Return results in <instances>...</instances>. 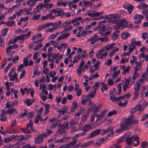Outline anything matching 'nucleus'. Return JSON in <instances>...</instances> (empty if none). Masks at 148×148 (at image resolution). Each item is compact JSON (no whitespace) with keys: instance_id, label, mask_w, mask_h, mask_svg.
I'll list each match as a JSON object with an SVG mask.
<instances>
[{"instance_id":"nucleus-37","label":"nucleus","mask_w":148,"mask_h":148,"mask_svg":"<svg viewBox=\"0 0 148 148\" xmlns=\"http://www.w3.org/2000/svg\"><path fill=\"white\" fill-rule=\"evenodd\" d=\"M134 88L137 92L140 89V83L139 82H136L134 84Z\"/></svg>"},{"instance_id":"nucleus-18","label":"nucleus","mask_w":148,"mask_h":148,"mask_svg":"<svg viewBox=\"0 0 148 148\" xmlns=\"http://www.w3.org/2000/svg\"><path fill=\"white\" fill-rule=\"evenodd\" d=\"M107 110L105 109L101 112L100 114H95V116L97 118V120H100L102 119L105 114Z\"/></svg>"},{"instance_id":"nucleus-10","label":"nucleus","mask_w":148,"mask_h":148,"mask_svg":"<svg viewBox=\"0 0 148 148\" xmlns=\"http://www.w3.org/2000/svg\"><path fill=\"white\" fill-rule=\"evenodd\" d=\"M63 55H61L59 53H57L56 54H54L52 55V58L53 61L55 59L56 63H58L61 59L63 57Z\"/></svg>"},{"instance_id":"nucleus-45","label":"nucleus","mask_w":148,"mask_h":148,"mask_svg":"<svg viewBox=\"0 0 148 148\" xmlns=\"http://www.w3.org/2000/svg\"><path fill=\"white\" fill-rule=\"evenodd\" d=\"M34 102V100L33 99L30 100L29 99H27L25 100V102L27 106H29Z\"/></svg>"},{"instance_id":"nucleus-63","label":"nucleus","mask_w":148,"mask_h":148,"mask_svg":"<svg viewBox=\"0 0 148 148\" xmlns=\"http://www.w3.org/2000/svg\"><path fill=\"white\" fill-rule=\"evenodd\" d=\"M148 143L143 142L141 143L140 146L142 148H147L148 147Z\"/></svg>"},{"instance_id":"nucleus-49","label":"nucleus","mask_w":148,"mask_h":148,"mask_svg":"<svg viewBox=\"0 0 148 148\" xmlns=\"http://www.w3.org/2000/svg\"><path fill=\"white\" fill-rule=\"evenodd\" d=\"M121 37L123 39L127 38L130 36V34L128 32H124L121 35Z\"/></svg>"},{"instance_id":"nucleus-7","label":"nucleus","mask_w":148,"mask_h":148,"mask_svg":"<svg viewBox=\"0 0 148 148\" xmlns=\"http://www.w3.org/2000/svg\"><path fill=\"white\" fill-rule=\"evenodd\" d=\"M144 108L142 105L139 104L132 109L130 111V114H132L137 111L138 112V114H140L143 111Z\"/></svg>"},{"instance_id":"nucleus-35","label":"nucleus","mask_w":148,"mask_h":148,"mask_svg":"<svg viewBox=\"0 0 148 148\" xmlns=\"http://www.w3.org/2000/svg\"><path fill=\"white\" fill-rule=\"evenodd\" d=\"M93 142V140H90L82 144L81 145V147H88L92 144Z\"/></svg>"},{"instance_id":"nucleus-1","label":"nucleus","mask_w":148,"mask_h":148,"mask_svg":"<svg viewBox=\"0 0 148 148\" xmlns=\"http://www.w3.org/2000/svg\"><path fill=\"white\" fill-rule=\"evenodd\" d=\"M113 18L114 19V22L116 24L114 25V28L115 30L120 29H123L125 27L126 25H125V21L124 19L116 20L114 16L111 17L106 16L104 19L102 21H101L99 22V24H103L106 23L108 22L110 20H112Z\"/></svg>"},{"instance_id":"nucleus-44","label":"nucleus","mask_w":148,"mask_h":148,"mask_svg":"<svg viewBox=\"0 0 148 148\" xmlns=\"http://www.w3.org/2000/svg\"><path fill=\"white\" fill-rule=\"evenodd\" d=\"M82 29V27H78L76 28L73 31V34H75L77 33V34L80 33L81 32V30Z\"/></svg>"},{"instance_id":"nucleus-23","label":"nucleus","mask_w":148,"mask_h":148,"mask_svg":"<svg viewBox=\"0 0 148 148\" xmlns=\"http://www.w3.org/2000/svg\"><path fill=\"white\" fill-rule=\"evenodd\" d=\"M124 98L125 97H124V95L122 96H120L119 97H116L114 95L110 96V99L113 102L118 101Z\"/></svg>"},{"instance_id":"nucleus-11","label":"nucleus","mask_w":148,"mask_h":148,"mask_svg":"<svg viewBox=\"0 0 148 148\" xmlns=\"http://www.w3.org/2000/svg\"><path fill=\"white\" fill-rule=\"evenodd\" d=\"M124 8L128 11V13L130 14L133 11L134 6L132 4L126 3L123 5Z\"/></svg>"},{"instance_id":"nucleus-58","label":"nucleus","mask_w":148,"mask_h":148,"mask_svg":"<svg viewBox=\"0 0 148 148\" xmlns=\"http://www.w3.org/2000/svg\"><path fill=\"white\" fill-rule=\"evenodd\" d=\"M5 25L7 26L12 27L15 25V21H8L5 23Z\"/></svg>"},{"instance_id":"nucleus-4","label":"nucleus","mask_w":148,"mask_h":148,"mask_svg":"<svg viewBox=\"0 0 148 148\" xmlns=\"http://www.w3.org/2000/svg\"><path fill=\"white\" fill-rule=\"evenodd\" d=\"M33 123L32 121H29V123H28L27 125V128H22L21 130L24 133H28L30 134L31 133V131L28 129V128H30V129L34 132H36V130L34 129V127H33Z\"/></svg>"},{"instance_id":"nucleus-59","label":"nucleus","mask_w":148,"mask_h":148,"mask_svg":"<svg viewBox=\"0 0 148 148\" xmlns=\"http://www.w3.org/2000/svg\"><path fill=\"white\" fill-rule=\"evenodd\" d=\"M50 105L49 104L47 103L45 105V115L47 114L49 112V107Z\"/></svg>"},{"instance_id":"nucleus-24","label":"nucleus","mask_w":148,"mask_h":148,"mask_svg":"<svg viewBox=\"0 0 148 148\" xmlns=\"http://www.w3.org/2000/svg\"><path fill=\"white\" fill-rule=\"evenodd\" d=\"M84 64V62L83 60H82L77 70V73L79 76H80L81 75L82 69Z\"/></svg>"},{"instance_id":"nucleus-57","label":"nucleus","mask_w":148,"mask_h":148,"mask_svg":"<svg viewBox=\"0 0 148 148\" xmlns=\"http://www.w3.org/2000/svg\"><path fill=\"white\" fill-rule=\"evenodd\" d=\"M43 138L41 137H38L35 139V143L37 144L39 143L42 142L43 141Z\"/></svg>"},{"instance_id":"nucleus-22","label":"nucleus","mask_w":148,"mask_h":148,"mask_svg":"<svg viewBox=\"0 0 148 148\" xmlns=\"http://www.w3.org/2000/svg\"><path fill=\"white\" fill-rule=\"evenodd\" d=\"M104 141V138H100L98 139L95 143H94V141H93V143L92 144L93 146L94 147H97L100 146L101 144Z\"/></svg>"},{"instance_id":"nucleus-48","label":"nucleus","mask_w":148,"mask_h":148,"mask_svg":"<svg viewBox=\"0 0 148 148\" xmlns=\"http://www.w3.org/2000/svg\"><path fill=\"white\" fill-rule=\"evenodd\" d=\"M86 32H85V30H84L83 31L80 32V33H78V34H77L76 35V36L77 37H80V38L82 37H84L86 36Z\"/></svg>"},{"instance_id":"nucleus-42","label":"nucleus","mask_w":148,"mask_h":148,"mask_svg":"<svg viewBox=\"0 0 148 148\" xmlns=\"http://www.w3.org/2000/svg\"><path fill=\"white\" fill-rule=\"evenodd\" d=\"M14 140V135H12L9 137L5 138L4 139V142L6 143H8L12 140Z\"/></svg>"},{"instance_id":"nucleus-33","label":"nucleus","mask_w":148,"mask_h":148,"mask_svg":"<svg viewBox=\"0 0 148 148\" xmlns=\"http://www.w3.org/2000/svg\"><path fill=\"white\" fill-rule=\"evenodd\" d=\"M43 7V4L40 3L38 5L34 10L35 12L39 13Z\"/></svg>"},{"instance_id":"nucleus-52","label":"nucleus","mask_w":148,"mask_h":148,"mask_svg":"<svg viewBox=\"0 0 148 148\" xmlns=\"http://www.w3.org/2000/svg\"><path fill=\"white\" fill-rule=\"evenodd\" d=\"M8 31V29L7 28H4L1 31V34L0 36L1 37H4L7 34Z\"/></svg>"},{"instance_id":"nucleus-56","label":"nucleus","mask_w":148,"mask_h":148,"mask_svg":"<svg viewBox=\"0 0 148 148\" xmlns=\"http://www.w3.org/2000/svg\"><path fill=\"white\" fill-rule=\"evenodd\" d=\"M23 13L24 14L27 15L29 14L31 12V9L29 8L28 9H22Z\"/></svg>"},{"instance_id":"nucleus-64","label":"nucleus","mask_w":148,"mask_h":148,"mask_svg":"<svg viewBox=\"0 0 148 148\" xmlns=\"http://www.w3.org/2000/svg\"><path fill=\"white\" fill-rule=\"evenodd\" d=\"M53 6V5L52 4L45 3L44 4H43V7L44 8L48 9L51 8Z\"/></svg>"},{"instance_id":"nucleus-16","label":"nucleus","mask_w":148,"mask_h":148,"mask_svg":"<svg viewBox=\"0 0 148 148\" xmlns=\"http://www.w3.org/2000/svg\"><path fill=\"white\" fill-rule=\"evenodd\" d=\"M132 140H134L137 142L136 143H134V147L138 146L140 143V138L137 135L134 134L131 136Z\"/></svg>"},{"instance_id":"nucleus-27","label":"nucleus","mask_w":148,"mask_h":148,"mask_svg":"<svg viewBox=\"0 0 148 148\" xmlns=\"http://www.w3.org/2000/svg\"><path fill=\"white\" fill-rule=\"evenodd\" d=\"M90 105L91 109H92L93 111L95 112H97L98 110H100V107L99 106H96L95 103H92L91 101H90Z\"/></svg>"},{"instance_id":"nucleus-60","label":"nucleus","mask_w":148,"mask_h":148,"mask_svg":"<svg viewBox=\"0 0 148 148\" xmlns=\"http://www.w3.org/2000/svg\"><path fill=\"white\" fill-rule=\"evenodd\" d=\"M131 69V67L129 66H127L126 68H125L123 71V74L125 75L126 73H128L130 70Z\"/></svg>"},{"instance_id":"nucleus-53","label":"nucleus","mask_w":148,"mask_h":148,"mask_svg":"<svg viewBox=\"0 0 148 148\" xmlns=\"http://www.w3.org/2000/svg\"><path fill=\"white\" fill-rule=\"evenodd\" d=\"M84 112V109H82L79 110L77 113L75 114V117L76 119H78V117L80 115Z\"/></svg>"},{"instance_id":"nucleus-61","label":"nucleus","mask_w":148,"mask_h":148,"mask_svg":"<svg viewBox=\"0 0 148 148\" xmlns=\"http://www.w3.org/2000/svg\"><path fill=\"white\" fill-rule=\"evenodd\" d=\"M66 138H62L56 140H55L54 142L55 143H59L61 142H64L66 141Z\"/></svg>"},{"instance_id":"nucleus-32","label":"nucleus","mask_w":148,"mask_h":148,"mask_svg":"<svg viewBox=\"0 0 148 148\" xmlns=\"http://www.w3.org/2000/svg\"><path fill=\"white\" fill-rule=\"evenodd\" d=\"M61 23V21H58L55 22L54 24L53 23L52 26H53L54 30H56L60 28V25Z\"/></svg>"},{"instance_id":"nucleus-30","label":"nucleus","mask_w":148,"mask_h":148,"mask_svg":"<svg viewBox=\"0 0 148 148\" xmlns=\"http://www.w3.org/2000/svg\"><path fill=\"white\" fill-rule=\"evenodd\" d=\"M40 89L42 91V93H44L46 95L48 93V91L46 90V86L45 84H41L40 85Z\"/></svg>"},{"instance_id":"nucleus-14","label":"nucleus","mask_w":148,"mask_h":148,"mask_svg":"<svg viewBox=\"0 0 148 148\" xmlns=\"http://www.w3.org/2000/svg\"><path fill=\"white\" fill-rule=\"evenodd\" d=\"M131 137H127L125 140L126 148H131L133 142Z\"/></svg>"},{"instance_id":"nucleus-38","label":"nucleus","mask_w":148,"mask_h":148,"mask_svg":"<svg viewBox=\"0 0 148 148\" xmlns=\"http://www.w3.org/2000/svg\"><path fill=\"white\" fill-rule=\"evenodd\" d=\"M120 32V31L119 30L116 31L114 32L112 36V38L113 40H116L119 37V34Z\"/></svg>"},{"instance_id":"nucleus-8","label":"nucleus","mask_w":148,"mask_h":148,"mask_svg":"<svg viewBox=\"0 0 148 148\" xmlns=\"http://www.w3.org/2000/svg\"><path fill=\"white\" fill-rule=\"evenodd\" d=\"M31 137L30 135L24 136L22 135H14V140L16 141H22L24 140H27L28 138Z\"/></svg>"},{"instance_id":"nucleus-51","label":"nucleus","mask_w":148,"mask_h":148,"mask_svg":"<svg viewBox=\"0 0 148 148\" xmlns=\"http://www.w3.org/2000/svg\"><path fill=\"white\" fill-rule=\"evenodd\" d=\"M83 5L84 6H91L92 5V2L89 1H83Z\"/></svg>"},{"instance_id":"nucleus-62","label":"nucleus","mask_w":148,"mask_h":148,"mask_svg":"<svg viewBox=\"0 0 148 148\" xmlns=\"http://www.w3.org/2000/svg\"><path fill=\"white\" fill-rule=\"evenodd\" d=\"M99 75L97 73H95L91 75L90 76L89 79L90 80H92L95 79L96 77H99Z\"/></svg>"},{"instance_id":"nucleus-2","label":"nucleus","mask_w":148,"mask_h":148,"mask_svg":"<svg viewBox=\"0 0 148 148\" xmlns=\"http://www.w3.org/2000/svg\"><path fill=\"white\" fill-rule=\"evenodd\" d=\"M133 116L131 115L128 117L125 121L122 122L121 125V130H125L127 129V127L129 125L136 124L138 122V120H133Z\"/></svg>"},{"instance_id":"nucleus-20","label":"nucleus","mask_w":148,"mask_h":148,"mask_svg":"<svg viewBox=\"0 0 148 148\" xmlns=\"http://www.w3.org/2000/svg\"><path fill=\"white\" fill-rule=\"evenodd\" d=\"M100 129H98L92 132L90 134V135L88 136L87 139H88L90 138L94 137L98 135L100 133Z\"/></svg>"},{"instance_id":"nucleus-21","label":"nucleus","mask_w":148,"mask_h":148,"mask_svg":"<svg viewBox=\"0 0 148 148\" xmlns=\"http://www.w3.org/2000/svg\"><path fill=\"white\" fill-rule=\"evenodd\" d=\"M31 33V31L28 32L26 34H21L18 36L19 40H23L27 39L30 35Z\"/></svg>"},{"instance_id":"nucleus-46","label":"nucleus","mask_w":148,"mask_h":148,"mask_svg":"<svg viewBox=\"0 0 148 148\" xmlns=\"http://www.w3.org/2000/svg\"><path fill=\"white\" fill-rule=\"evenodd\" d=\"M86 132H83L81 133H79L75 134V136H74L73 138L75 139H76L79 137H81L84 136Z\"/></svg>"},{"instance_id":"nucleus-43","label":"nucleus","mask_w":148,"mask_h":148,"mask_svg":"<svg viewBox=\"0 0 148 148\" xmlns=\"http://www.w3.org/2000/svg\"><path fill=\"white\" fill-rule=\"evenodd\" d=\"M40 17V14L39 13L35 12L34 14V15L32 17V19L34 20H37L39 19Z\"/></svg>"},{"instance_id":"nucleus-31","label":"nucleus","mask_w":148,"mask_h":148,"mask_svg":"<svg viewBox=\"0 0 148 148\" xmlns=\"http://www.w3.org/2000/svg\"><path fill=\"white\" fill-rule=\"evenodd\" d=\"M18 40H19V39L18 36L14 38H12L9 40L8 44V45H10L15 43Z\"/></svg>"},{"instance_id":"nucleus-25","label":"nucleus","mask_w":148,"mask_h":148,"mask_svg":"<svg viewBox=\"0 0 148 148\" xmlns=\"http://www.w3.org/2000/svg\"><path fill=\"white\" fill-rule=\"evenodd\" d=\"M77 142V140H74L69 143H72V144L68 146V148H78L80 145V143H78L75 146H74L73 145L75 144Z\"/></svg>"},{"instance_id":"nucleus-13","label":"nucleus","mask_w":148,"mask_h":148,"mask_svg":"<svg viewBox=\"0 0 148 148\" xmlns=\"http://www.w3.org/2000/svg\"><path fill=\"white\" fill-rule=\"evenodd\" d=\"M53 23H45L44 24L40 25L37 27L36 29L37 31H39L40 29H43L52 26Z\"/></svg>"},{"instance_id":"nucleus-12","label":"nucleus","mask_w":148,"mask_h":148,"mask_svg":"<svg viewBox=\"0 0 148 148\" xmlns=\"http://www.w3.org/2000/svg\"><path fill=\"white\" fill-rule=\"evenodd\" d=\"M68 122H67L62 125H60L59 127L60 129H58L57 132L58 134H60L65 132L64 129L65 128H68Z\"/></svg>"},{"instance_id":"nucleus-5","label":"nucleus","mask_w":148,"mask_h":148,"mask_svg":"<svg viewBox=\"0 0 148 148\" xmlns=\"http://www.w3.org/2000/svg\"><path fill=\"white\" fill-rule=\"evenodd\" d=\"M117 67L112 66L110 69V72L112 73V77L113 79H114L115 78L119 76L120 73V71L119 70H116Z\"/></svg>"},{"instance_id":"nucleus-26","label":"nucleus","mask_w":148,"mask_h":148,"mask_svg":"<svg viewBox=\"0 0 148 148\" xmlns=\"http://www.w3.org/2000/svg\"><path fill=\"white\" fill-rule=\"evenodd\" d=\"M6 114H7V113L3 109L1 110V120L2 121H6L7 117L5 116V115Z\"/></svg>"},{"instance_id":"nucleus-50","label":"nucleus","mask_w":148,"mask_h":148,"mask_svg":"<svg viewBox=\"0 0 148 148\" xmlns=\"http://www.w3.org/2000/svg\"><path fill=\"white\" fill-rule=\"evenodd\" d=\"M77 107V105L76 101H75L72 104L71 108V111L72 112L74 111L75 110Z\"/></svg>"},{"instance_id":"nucleus-9","label":"nucleus","mask_w":148,"mask_h":148,"mask_svg":"<svg viewBox=\"0 0 148 148\" xmlns=\"http://www.w3.org/2000/svg\"><path fill=\"white\" fill-rule=\"evenodd\" d=\"M98 41H99V36L96 34L91 36L88 40V42L91 44H93Z\"/></svg>"},{"instance_id":"nucleus-28","label":"nucleus","mask_w":148,"mask_h":148,"mask_svg":"<svg viewBox=\"0 0 148 148\" xmlns=\"http://www.w3.org/2000/svg\"><path fill=\"white\" fill-rule=\"evenodd\" d=\"M55 17V15L52 13L47 14L43 16L42 17V20H44L47 18L53 19Z\"/></svg>"},{"instance_id":"nucleus-55","label":"nucleus","mask_w":148,"mask_h":148,"mask_svg":"<svg viewBox=\"0 0 148 148\" xmlns=\"http://www.w3.org/2000/svg\"><path fill=\"white\" fill-rule=\"evenodd\" d=\"M42 118L41 117V116L37 114V116L35 118L34 122L36 124L38 123L39 121H42Z\"/></svg>"},{"instance_id":"nucleus-6","label":"nucleus","mask_w":148,"mask_h":148,"mask_svg":"<svg viewBox=\"0 0 148 148\" xmlns=\"http://www.w3.org/2000/svg\"><path fill=\"white\" fill-rule=\"evenodd\" d=\"M97 29H98L99 33L100 34V35L101 36H108L110 34L111 32L110 31H108L103 33L106 29V28L104 26L101 27L99 29H98L97 28H95L93 29V31H95Z\"/></svg>"},{"instance_id":"nucleus-34","label":"nucleus","mask_w":148,"mask_h":148,"mask_svg":"<svg viewBox=\"0 0 148 148\" xmlns=\"http://www.w3.org/2000/svg\"><path fill=\"white\" fill-rule=\"evenodd\" d=\"M92 127L91 125L89 124H86L84 126L82 127V130L84 132H86L91 129Z\"/></svg>"},{"instance_id":"nucleus-40","label":"nucleus","mask_w":148,"mask_h":148,"mask_svg":"<svg viewBox=\"0 0 148 148\" xmlns=\"http://www.w3.org/2000/svg\"><path fill=\"white\" fill-rule=\"evenodd\" d=\"M16 111V110L14 108H12L8 110L6 112L8 113L9 115L14 114Z\"/></svg>"},{"instance_id":"nucleus-39","label":"nucleus","mask_w":148,"mask_h":148,"mask_svg":"<svg viewBox=\"0 0 148 148\" xmlns=\"http://www.w3.org/2000/svg\"><path fill=\"white\" fill-rule=\"evenodd\" d=\"M144 18V16L141 15L136 14L133 16V18L135 20H141Z\"/></svg>"},{"instance_id":"nucleus-15","label":"nucleus","mask_w":148,"mask_h":148,"mask_svg":"<svg viewBox=\"0 0 148 148\" xmlns=\"http://www.w3.org/2000/svg\"><path fill=\"white\" fill-rule=\"evenodd\" d=\"M82 17L81 16L76 17L71 21V23L74 26H77L80 24Z\"/></svg>"},{"instance_id":"nucleus-19","label":"nucleus","mask_w":148,"mask_h":148,"mask_svg":"<svg viewBox=\"0 0 148 148\" xmlns=\"http://www.w3.org/2000/svg\"><path fill=\"white\" fill-rule=\"evenodd\" d=\"M103 14V12H91L88 13V15L91 17L98 16L101 15Z\"/></svg>"},{"instance_id":"nucleus-54","label":"nucleus","mask_w":148,"mask_h":148,"mask_svg":"<svg viewBox=\"0 0 148 148\" xmlns=\"http://www.w3.org/2000/svg\"><path fill=\"white\" fill-rule=\"evenodd\" d=\"M147 7V5L144 3H140L137 6V7L140 9H143L146 8Z\"/></svg>"},{"instance_id":"nucleus-41","label":"nucleus","mask_w":148,"mask_h":148,"mask_svg":"<svg viewBox=\"0 0 148 148\" xmlns=\"http://www.w3.org/2000/svg\"><path fill=\"white\" fill-rule=\"evenodd\" d=\"M67 1H58L57 3V5L58 6H63V7H66L67 5Z\"/></svg>"},{"instance_id":"nucleus-47","label":"nucleus","mask_w":148,"mask_h":148,"mask_svg":"<svg viewBox=\"0 0 148 148\" xmlns=\"http://www.w3.org/2000/svg\"><path fill=\"white\" fill-rule=\"evenodd\" d=\"M68 46V45L67 44L64 43H62L60 45L58 46L57 48L58 49L61 50L64 48H66Z\"/></svg>"},{"instance_id":"nucleus-17","label":"nucleus","mask_w":148,"mask_h":148,"mask_svg":"<svg viewBox=\"0 0 148 148\" xmlns=\"http://www.w3.org/2000/svg\"><path fill=\"white\" fill-rule=\"evenodd\" d=\"M12 74L11 72H10L8 73V76L10 77V80L11 81H14L15 82H16L18 81L17 78L18 75L16 73H14V74L12 75H11Z\"/></svg>"},{"instance_id":"nucleus-36","label":"nucleus","mask_w":148,"mask_h":148,"mask_svg":"<svg viewBox=\"0 0 148 148\" xmlns=\"http://www.w3.org/2000/svg\"><path fill=\"white\" fill-rule=\"evenodd\" d=\"M69 36V33H66L62 35L59 36L58 38V40H60L62 39H64L67 38Z\"/></svg>"},{"instance_id":"nucleus-3","label":"nucleus","mask_w":148,"mask_h":148,"mask_svg":"<svg viewBox=\"0 0 148 148\" xmlns=\"http://www.w3.org/2000/svg\"><path fill=\"white\" fill-rule=\"evenodd\" d=\"M107 55L108 52L105 51V49L103 48L97 52L95 56L97 59H105Z\"/></svg>"},{"instance_id":"nucleus-29","label":"nucleus","mask_w":148,"mask_h":148,"mask_svg":"<svg viewBox=\"0 0 148 148\" xmlns=\"http://www.w3.org/2000/svg\"><path fill=\"white\" fill-rule=\"evenodd\" d=\"M67 108L66 106L63 107L62 109H59L57 112L59 113V115H63L64 113L66 112Z\"/></svg>"}]
</instances>
